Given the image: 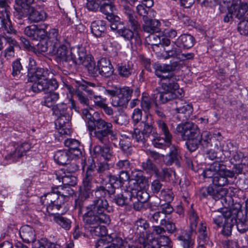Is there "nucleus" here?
I'll return each mask as SVG.
<instances>
[{"instance_id": "28", "label": "nucleus", "mask_w": 248, "mask_h": 248, "mask_svg": "<svg viewBox=\"0 0 248 248\" xmlns=\"http://www.w3.org/2000/svg\"><path fill=\"white\" fill-rule=\"evenodd\" d=\"M73 155L67 150L57 151L54 154L55 161L60 165H65L68 163L70 160L74 159Z\"/></svg>"}, {"instance_id": "29", "label": "nucleus", "mask_w": 248, "mask_h": 248, "mask_svg": "<svg viewBox=\"0 0 248 248\" xmlns=\"http://www.w3.org/2000/svg\"><path fill=\"white\" fill-rule=\"evenodd\" d=\"M180 158L181 156L178 149L176 147L172 146L170 149L169 154L164 158V161L168 165L175 163L179 166Z\"/></svg>"}, {"instance_id": "58", "label": "nucleus", "mask_w": 248, "mask_h": 248, "mask_svg": "<svg viewBox=\"0 0 248 248\" xmlns=\"http://www.w3.org/2000/svg\"><path fill=\"white\" fill-rule=\"evenodd\" d=\"M165 223L166 229L169 232L172 233L176 230V227L174 223L170 221L166 222L164 219H162L160 221V224L164 225Z\"/></svg>"}, {"instance_id": "52", "label": "nucleus", "mask_w": 248, "mask_h": 248, "mask_svg": "<svg viewBox=\"0 0 248 248\" xmlns=\"http://www.w3.org/2000/svg\"><path fill=\"white\" fill-rule=\"evenodd\" d=\"M116 168L122 170H128L131 169V164L127 160H122L117 163Z\"/></svg>"}, {"instance_id": "18", "label": "nucleus", "mask_w": 248, "mask_h": 248, "mask_svg": "<svg viewBox=\"0 0 248 248\" xmlns=\"http://www.w3.org/2000/svg\"><path fill=\"white\" fill-rule=\"evenodd\" d=\"M128 170H122L119 173V179L114 176H111L109 178V183L106 185L104 187H100L95 192V195L96 197H104L107 193L109 194H113L115 191V189L121 186L124 181H126L129 179L127 173Z\"/></svg>"}, {"instance_id": "62", "label": "nucleus", "mask_w": 248, "mask_h": 248, "mask_svg": "<svg viewBox=\"0 0 248 248\" xmlns=\"http://www.w3.org/2000/svg\"><path fill=\"white\" fill-rule=\"evenodd\" d=\"M161 214H170L173 211V208L168 203L163 204L161 206Z\"/></svg>"}, {"instance_id": "38", "label": "nucleus", "mask_w": 248, "mask_h": 248, "mask_svg": "<svg viewBox=\"0 0 248 248\" xmlns=\"http://www.w3.org/2000/svg\"><path fill=\"white\" fill-rule=\"evenodd\" d=\"M33 248H60V246L48 241L47 239H43L41 242H34Z\"/></svg>"}, {"instance_id": "64", "label": "nucleus", "mask_w": 248, "mask_h": 248, "mask_svg": "<svg viewBox=\"0 0 248 248\" xmlns=\"http://www.w3.org/2000/svg\"><path fill=\"white\" fill-rule=\"evenodd\" d=\"M75 94L78 97V99L81 103L87 105H88L89 100L88 98L83 94L82 93L79 92V91H76Z\"/></svg>"}, {"instance_id": "56", "label": "nucleus", "mask_w": 248, "mask_h": 248, "mask_svg": "<svg viewBox=\"0 0 248 248\" xmlns=\"http://www.w3.org/2000/svg\"><path fill=\"white\" fill-rule=\"evenodd\" d=\"M180 238L182 241L181 244L184 248H190L194 244L193 240L189 235H187L186 238L181 236Z\"/></svg>"}, {"instance_id": "46", "label": "nucleus", "mask_w": 248, "mask_h": 248, "mask_svg": "<svg viewBox=\"0 0 248 248\" xmlns=\"http://www.w3.org/2000/svg\"><path fill=\"white\" fill-rule=\"evenodd\" d=\"M101 0H87L86 7L90 11H96L101 5Z\"/></svg>"}, {"instance_id": "19", "label": "nucleus", "mask_w": 248, "mask_h": 248, "mask_svg": "<svg viewBox=\"0 0 248 248\" xmlns=\"http://www.w3.org/2000/svg\"><path fill=\"white\" fill-rule=\"evenodd\" d=\"M158 128L162 131L165 138L157 137L152 140L154 146L158 148H163L169 147L171 143V135L169 132L168 126L162 120H158L157 122Z\"/></svg>"}, {"instance_id": "32", "label": "nucleus", "mask_w": 248, "mask_h": 248, "mask_svg": "<svg viewBox=\"0 0 248 248\" xmlns=\"http://www.w3.org/2000/svg\"><path fill=\"white\" fill-rule=\"evenodd\" d=\"M46 46L42 49V51H47L50 45L53 46V45H58L60 43L58 30L52 29L49 31L46 36Z\"/></svg>"}, {"instance_id": "31", "label": "nucleus", "mask_w": 248, "mask_h": 248, "mask_svg": "<svg viewBox=\"0 0 248 248\" xmlns=\"http://www.w3.org/2000/svg\"><path fill=\"white\" fill-rule=\"evenodd\" d=\"M64 144L69 148L67 151L73 155L74 158L81 154L79 148L80 144L78 140L73 139H67L65 140Z\"/></svg>"}, {"instance_id": "34", "label": "nucleus", "mask_w": 248, "mask_h": 248, "mask_svg": "<svg viewBox=\"0 0 248 248\" xmlns=\"http://www.w3.org/2000/svg\"><path fill=\"white\" fill-rule=\"evenodd\" d=\"M130 200H132V197L129 188L122 193L116 195L114 199V202L119 206L128 204Z\"/></svg>"}, {"instance_id": "11", "label": "nucleus", "mask_w": 248, "mask_h": 248, "mask_svg": "<svg viewBox=\"0 0 248 248\" xmlns=\"http://www.w3.org/2000/svg\"><path fill=\"white\" fill-rule=\"evenodd\" d=\"M149 224L146 220L140 218L137 220L134 224L136 233L139 235V242H131V245L136 244L135 248H159V245L156 240L153 239L152 234L148 233L147 230Z\"/></svg>"}, {"instance_id": "22", "label": "nucleus", "mask_w": 248, "mask_h": 248, "mask_svg": "<svg viewBox=\"0 0 248 248\" xmlns=\"http://www.w3.org/2000/svg\"><path fill=\"white\" fill-rule=\"evenodd\" d=\"M92 163L90 167L87 168V174L85 178L83 180V185L80 187L79 198L81 200L83 198H87L90 197L92 193L91 189L92 186L90 182V173L95 168V164L93 160H91Z\"/></svg>"}, {"instance_id": "33", "label": "nucleus", "mask_w": 248, "mask_h": 248, "mask_svg": "<svg viewBox=\"0 0 248 248\" xmlns=\"http://www.w3.org/2000/svg\"><path fill=\"white\" fill-rule=\"evenodd\" d=\"M106 29V23L104 21L98 20L94 21L91 23V32L96 37H101Z\"/></svg>"}, {"instance_id": "54", "label": "nucleus", "mask_w": 248, "mask_h": 248, "mask_svg": "<svg viewBox=\"0 0 248 248\" xmlns=\"http://www.w3.org/2000/svg\"><path fill=\"white\" fill-rule=\"evenodd\" d=\"M157 242L159 245V248H160V246L168 247L169 248H171L172 246L171 242L169 238L165 235L161 236V237L157 239Z\"/></svg>"}, {"instance_id": "55", "label": "nucleus", "mask_w": 248, "mask_h": 248, "mask_svg": "<svg viewBox=\"0 0 248 248\" xmlns=\"http://www.w3.org/2000/svg\"><path fill=\"white\" fill-rule=\"evenodd\" d=\"M12 67V75L14 77L18 76L20 74L21 70L22 69L21 63L18 60H16L13 62Z\"/></svg>"}, {"instance_id": "49", "label": "nucleus", "mask_w": 248, "mask_h": 248, "mask_svg": "<svg viewBox=\"0 0 248 248\" xmlns=\"http://www.w3.org/2000/svg\"><path fill=\"white\" fill-rule=\"evenodd\" d=\"M236 227L238 231L241 233L245 232L248 230V221L245 219H241L237 221L236 220Z\"/></svg>"}, {"instance_id": "9", "label": "nucleus", "mask_w": 248, "mask_h": 248, "mask_svg": "<svg viewBox=\"0 0 248 248\" xmlns=\"http://www.w3.org/2000/svg\"><path fill=\"white\" fill-rule=\"evenodd\" d=\"M127 17L133 31L124 27L122 28L123 24L120 20L118 22L111 23L110 28L113 31L117 30V32L120 36L125 40L130 42L131 46H140L141 43V40L137 31L139 24L134 18L133 12L129 10L127 13Z\"/></svg>"}, {"instance_id": "51", "label": "nucleus", "mask_w": 248, "mask_h": 248, "mask_svg": "<svg viewBox=\"0 0 248 248\" xmlns=\"http://www.w3.org/2000/svg\"><path fill=\"white\" fill-rule=\"evenodd\" d=\"M198 217L193 210H191L189 214V222L192 231L195 230L198 223Z\"/></svg>"}, {"instance_id": "1", "label": "nucleus", "mask_w": 248, "mask_h": 248, "mask_svg": "<svg viewBox=\"0 0 248 248\" xmlns=\"http://www.w3.org/2000/svg\"><path fill=\"white\" fill-rule=\"evenodd\" d=\"M28 68V82L30 89L34 93L41 91L48 92L44 98L43 104L48 108L53 106L59 98L58 93L53 92L58 87V83L55 79L47 80L48 71L41 68H36L33 65L35 62L31 59H29Z\"/></svg>"}, {"instance_id": "4", "label": "nucleus", "mask_w": 248, "mask_h": 248, "mask_svg": "<svg viewBox=\"0 0 248 248\" xmlns=\"http://www.w3.org/2000/svg\"><path fill=\"white\" fill-rule=\"evenodd\" d=\"M176 131L184 140H187L186 144L190 152L195 151L200 144L203 148L212 146L210 133L205 131L200 134L198 127L192 123L179 124L176 127Z\"/></svg>"}, {"instance_id": "5", "label": "nucleus", "mask_w": 248, "mask_h": 248, "mask_svg": "<svg viewBox=\"0 0 248 248\" xmlns=\"http://www.w3.org/2000/svg\"><path fill=\"white\" fill-rule=\"evenodd\" d=\"M92 111L93 109L88 107L83 109L82 115L90 134L92 135L93 133L94 136L102 142L106 141L108 136L112 140L116 139L117 136L112 130V124L102 119L93 121Z\"/></svg>"}, {"instance_id": "16", "label": "nucleus", "mask_w": 248, "mask_h": 248, "mask_svg": "<svg viewBox=\"0 0 248 248\" xmlns=\"http://www.w3.org/2000/svg\"><path fill=\"white\" fill-rule=\"evenodd\" d=\"M81 64L86 66L88 71L93 74H95L98 72L102 76L108 77L113 72V69L110 61L106 58H102L99 60L96 67L92 57L86 54L85 61Z\"/></svg>"}, {"instance_id": "10", "label": "nucleus", "mask_w": 248, "mask_h": 248, "mask_svg": "<svg viewBox=\"0 0 248 248\" xmlns=\"http://www.w3.org/2000/svg\"><path fill=\"white\" fill-rule=\"evenodd\" d=\"M129 182V189L132 196H136L141 202L147 201L149 195L147 192L149 186L147 179L143 176L141 170H135L131 172Z\"/></svg>"}, {"instance_id": "37", "label": "nucleus", "mask_w": 248, "mask_h": 248, "mask_svg": "<svg viewBox=\"0 0 248 248\" xmlns=\"http://www.w3.org/2000/svg\"><path fill=\"white\" fill-rule=\"evenodd\" d=\"M133 63L132 62H124L118 67L119 75L123 77H128L132 72Z\"/></svg>"}, {"instance_id": "59", "label": "nucleus", "mask_w": 248, "mask_h": 248, "mask_svg": "<svg viewBox=\"0 0 248 248\" xmlns=\"http://www.w3.org/2000/svg\"><path fill=\"white\" fill-rule=\"evenodd\" d=\"M137 13L141 16L143 17V19L144 17H148V15L147 9L142 4H140L137 6Z\"/></svg>"}, {"instance_id": "43", "label": "nucleus", "mask_w": 248, "mask_h": 248, "mask_svg": "<svg viewBox=\"0 0 248 248\" xmlns=\"http://www.w3.org/2000/svg\"><path fill=\"white\" fill-rule=\"evenodd\" d=\"M165 232V230L162 227L159 226H155L153 227L152 231H148V233L152 234L153 239L156 240L158 239L161 236H163L162 234Z\"/></svg>"}, {"instance_id": "48", "label": "nucleus", "mask_w": 248, "mask_h": 248, "mask_svg": "<svg viewBox=\"0 0 248 248\" xmlns=\"http://www.w3.org/2000/svg\"><path fill=\"white\" fill-rule=\"evenodd\" d=\"M199 234L198 241H202L204 242L208 241V237L206 233V227L203 223H201L199 229Z\"/></svg>"}, {"instance_id": "39", "label": "nucleus", "mask_w": 248, "mask_h": 248, "mask_svg": "<svg viewBox=\"0 0 248 248\" xmlns=\"http://www.w3.org/2000/svg\"><path fill=\"white\" fill-rule=\"evenodd\" d=\"M16 42L15 40H11L10 45L3 51V56L7 60H9L15 57V50L14 46H16Z\"/></svg>"}, {"instance_id": "61", "label": "nucleus", "mask_w": 248, "mask_h": 248, "mask_svg": "<svg viewBox=\"0 0 248 248\" xmlns=\"http://www.w3.org/2000/svg\"><path fill=\"white\" fill-rule=\"evenodd\" d=\"M141 111L139 108H135L132 114V119L135 123H138L141 119Z\"/></svg>"}, {"instance_id": "14", "label": "nucleus", "mask_w": 248, "mask_h": 248, "mask_svg": "<svg viewBox=\"0 0 248 248\" xmlns=\"http://www.w3.org/2000/svg\"><path fill=\"white\" fill-rule=\"evenodd\" d=\"M34 0H15L14 8L18 13L20 16L24 14H29V19L32 22H38L44 20L46 14L43 11H38L35 10L30 5Z\"/></svg>"}, {"instance_id": "35", "label": "nucleus", "mask_w": 248, "mask_h": 248, "mask_svg": "<svg viewBox=\"0 0 248 248\" xmlns=\"http://www.w3.org/2000/svg\"><path fill=\"white\" fill-rule=\"evenodd\" d=\"M113 242L109 245H107L106 248H135L136 243L135 245H131V241H123L120 238H116L112 241Z\"/></svg>"}, {"instance_id": "20", "label": "nucleus", "mask_w": 248, "mask_h": 248, "mask_svg": "<svg viewBox=\"0 0 248 248\" xmlns=\"http://www.w3.org/2000/svg\"><path fill=\"white\" fill-rule=\"evenodd\" d=\"M100 11L107 16V18L111 23L120 20V17L114 15L116 8L113 0H101Z\"/></svg>"}, {"instance_id": "8", "label": "nucleus", "mask_w": 248, "mask_h": 248, "mask_svg": "<svg viewBox=\"0 0 248 248\" xmlns=\"http://www.w3.org/2000/svg\"><path fill=\"white\" fill-rule=\"evenodd\" d=\"M87 212L83 216L84 222L92 223L96 219H100L105 224L108 225L110 222L109 217L104 214V211L107 210L110 213L113 209L108 206L106 199L101 198L95 200L92 204L87 207Z\"/></svg>"}, {"instance_id": "53", "label": "nucleus", "mask_w": 248, "mask_h": 248, "mask_svg": "<svg viewBox=\"0 0 248 248\" xmlns=\"http://www.w3.org/2000/svg\"><path fill=\"white\" fill-rule=\"evenodd\" d=\"M119 141V145L121 148L124 152H126L131 146L130 139L127 137H123Z\"/></svg>"}, {"instance_id": "6", "label": "nucleus", "mask_w": 248, "mask_h": 248, "mask_svg": "<svg viewBox=\"0 0 248 248\" xmlns=\"http://www.w3.org/2000/svg\"><path fill=\"white\" fill-rule=\"evenodd\" d=\"M60 189H62L61 186L53 189L52 192L45 194L40 198V202L46 207V212L42 215L46 220H51L50 217L52 213H50V211L53 209L59 210L69 198V196L73 193V190L69 187L63 189L62 192L58 190Z\"/></svg>"}, {"instance_id": "36", "label": "nucleus", "mask_w": 248, "mask_h": 248, "mask_svg": "<svg viewBox=\"0 0 248 248\" xmlns=\"http://www.w3.org/2000/svg\"><path fill=\"white\" fill-rule=\"evenodd\" d=\"M54 221L59 225L66 230L71 228V222L70 219L60 216L58 214H52Z\"/></svg>"}, {"instance_id": "30", "label": "nucleus", "mask_w": 248, "mask_h": 248, "mask_svg": "<svg viewBox=\"0 0 248 248\" xmlns=\"http://www.w3.org/2000/svg\"><path fill=\"white\" fill-rule=\"evenodd\" d=\"M63 170H61L56 174V178L59 181L62 182L64 185L69 186H74L76 185L77 179V178L72 174H65L63 175Z\"/></svg>"}, {"instance_id": "17", "label": "nucleus", "mask_w": 248, "mask_h": 248, "mask_svg": "<svg viewBox=\"0 0 248 248\" xmlns=\"http://www.w3.org/2000/svg\"><path fill=\"white\" fill-rule=\"evenodd\" d=\"M106 95L112 96L111 104L114 107H124L130 99L132 91L128 87L116 89V90H105Z\"/></svg>"}, {"instance_id": "25", "label": "nucleus", "mask_w": 248, "mask_h": 248, "mask_svg": "<svg viewBox=\"0 0 248 248\" xmlns=\"http://www.w3.org/2000/svg\"><path fill=\"white\" fill-rule=\"evenodd\" d=\"M9 153V157L19 158L26 154L31 148V144L28 142L13 144Z\"/></svg>"}, {"instance_id": "60", "label": "nucleus", "mask_w": 248, "mask_h": 248, "mask_svg": "<svg viewBox=\"0 0 248 248\" xmlns=\"http://www.w3.org/2000/svg\"><path fill=\"white\" fill-rule=\"evenodd\" d=\"M93 101L95 105L101 108L106 104V99L102 98L100 95H94Z\"/></svg>"}, {"instance_id": "15", "label": "nucleus", "mask_w": 248, "mask_h": 248, "mask_svg": "<svg viewBox=\"0 0 248 248\" xmlns=\"http://www.w3.org/2000/svg\"><path fill=\"white\" fill-rule=\"evenodd\" d=\"M213 219L218 227H222V233L224 235L229 236L231 234L236 218L230 210L224 209L222 212H215L213 215Z\"/></svg>"}, {"instance_id": "45", "label": "nucleus", "mask_w": 248, "mask_h": 248, "mask_svg": "<svg viewBox=\"0 0 248 248\" xmlns=\"http://www.w3.org/2000/svg\"><path fill=\"white\" fill-rule=\"evenodd\" d=\"M112 238L107 235L99 239L95 244L96 248H106L108 243L112 242Z\"/></svg>"}, {"instance_id": "42", "label": "nucleus", "mask_w": 248, "mask_h": 248, "mask_svg": "<svg viewBox=\"0 0 248 248\" xmlns=\"http://www.w3.org/2000/svg\"><path fill=\"white\" fill-rule=\"evenodd\" d=\"M151 21H152V26L151 27L148 26V25H146L145 27V31L150 33H153L154 32H158L160 31L159 26H160V22L158 20L156 19L152 20L151 19Z\"/></svg>"}, {"instance_id": "13", "label": "nucleus", "mask_w": 248, "mask_h": 248, "mask_svg": "<svg viewBox=\"0 0 248 248\" xmlns=\"http://www.w3.org/2000/svg\"><path fill=\"white\" fill-rule=\"evenodd\" d=\"M53 114L58 116L55 125L58 133L62 136L71 133L70 115L66 112L67 106L64 103L57 104L53 107Z\"/></svg>"}, {"instance_id": "47", "label": "nucleus", "mask_w": 248, "mask_h": 248, "mask_svg": "<svg viewBox=\"0 0 248 248\" xmlns=\"http://www.w3.org/2000/svg\"><path fill=\"white\" fill-rule=\"evenodd\" d=\"M36 29H37V26L35 25H32L27 27L25 29L24 32L26 35L31 39L35 40L37 37L36 34Z\"/></svg>"}, {"instance_id": "2", "label": "nucleus", "mask_w": 248, "mask_h": 248, "mask_svg": "<svg viewBox=\"0 0 248 248\" xmlns=\"http://www.w3.org/2000/svg\"><path fill=\"white\" fill-rule=\"evenodd\" d=\"M202 175L204 177L212 178L213 185L202 188L200 195L204 198L209 195L217 200L228 193V190L222 186L229 184L228 179L234 177V172L226 169L223 164L215 162L203 171Z\"/></svg>"}, {"instance_id": "12", "label": "nucleus", "mask_w": 248, "mask_h": 248, "mask_svg": "<svg viewBox=\"0 0 248 248\" xmlns=\"http://www.w3.org/2000/svg\"><path fill=\"white\" fill-rule=\"evenodd\" d=\"M194 44V39L190 34H184L180 35L175 42V46H173L172 49L166 50L163 54L164 59L173 58L180 61L192 57V55L187 54L185 55L181 53L182 48H189Z\"/></svg>"}, {"instance_id": "27", "label": "nucleus", "mask_w": 248, "mask_h": 248, "mask_svg": "<svg viewBox=\"0 0 248 248\" xmlns=\"http://www.w3.org/2000/svg\"><path fill=\"white\" fill-rule=\"evenodd\" d=\"M89 225L88 229L93 236L103 237L107 236V230L104 225H100L99 223H104L100 219H96L92 223L85 222Z\"/></svg>"}, {"instance_id": "57", "label": "nucleus", "mask_w": 248, "mask_h": 248, "mask_svg": "<svg viewBox=\"0 0 248 248\" xmlns=\"http://www.w3.org/2000/svg\"><path fill=\"white\" fill-rule=\"evenodd\" d=\"M141 107L145 113H147L149 111L151 107V103L148 97L143 96L142 101L141 102Z\"/></svg>"}, {"instance_id": "50", "label": "nucleus", "mask_w": 248, "mask_h": 248, "mask_svg": "<svg viewBox=\"0 0 248 248\" xmlns=\"http://www.w3.org/2000/svg\"><path fill=\"white\" fill-rule=\"evenodd\" d=\"M132 137L138 142H143L147 137L143 131L141 132L140 130L138 128H135L134 129V132L132 134Z\"/></svg>"}, {"instance_id": "3", "label": "nucleus", "mask_w": 248, "mask_h": 248, "mask_svg": "<svg viewBox=\"0 0 248 248\" xmlns=\"http://www.w3.org/2000/svg\"><path fill=\"white\" fill-rule=\"evenodd\" d=\"M178 62V61H174L171 65H155V74L161 78L160 84L162 86V91H160L156 94V98L159 97V101L162 103L175 98H181L184 94L183 90L179 88L178 84L170 77L169 74L167 75L168 72L179 68Z\"/></svg>"}, {"instance_id": "44", "label": "nucleus", "mask_w": 248, "mask_h": 248, "mask_svg": "<svg viewBox=\"0 0 248 248\" xmlns=\"http://www.w3.org/2000/svg\"><path fill=\"white\" fill-rule=\"evenodd\" d=\"M142 167L147 172L155 173L156 175L158 174L157 169L150 160H147L146 162H143Z\"/></svg>"}, {"instance_id": "21", "label": "nucleus", "mask_w": 248, "mask_h": 248, "mask_svg": "<svg viewBox=\"0 0 248 248\" xmlns=\"http://www.w3.org/2000/svg\"><path fill=\"white\" fill-rule=\"evenodd\" d=\"M8 0H0V28H4L8 32L12 31L11 23L9 18L10 8L8 4Z\"/></svg>"}, {"instance_id": "24", "label": "nucleus", "mask_w": 248, "mask_h": 248, "mask_svg": "<svg viewBox=\"0 0 248 248\" xmlns=\"http://www.w3.org/2000/svg\"><path fill=\"white\" fill-rule=\"evenodd\" d=\"M232 11L233 16L238 19L245 18L246 13H248V4L246 2H242L241 0H232L230 12Z\"/></svg>"}, {"instance_id": "26", "label": "nucleus", "mask_w": 248, "mask_h": 248, "mask_svg": "<svg viewBox=\"0 0 248 248\" xmlns=\"http://www.w3.org/2000/svg\"><path fill=\"white\" fill-rule=\"evenodd\" d=\"M19 234L22 239L27 243H32V247L35 242H41L43 239L46 238H42L40 240H36V234L34 229L29 225H24L20 228Z\"/></svg>"}, {"instance_id": "63", "label": "nucleus", "mask_w": 248, "mask_h": 248, "mask_svg": "<svg viewBox=\"0 0 248 248\" xmlns=\"http://www.w3.org/2000/svg\"><path fill=\"white\" fill-rule=\"evenodd\" d=\"M101 155L105 160H108L112 157V152L109 148L105 147L102 149Z\"/></svg>"}, {"instance_id": "41", "label": "nucleus", "mask_w": 248, "mask_h": 248, "mask_svg": "<svg viewBox=\"0 0 248 248\" xmlns=\"http://www.w3.org/2000/svg\"><path fill=\"white\" fill-rule=\"evenodd\" d=\"M146 117L147 118L146 122H142L141 123L144 125L143 132L148 137L152 131L153 120L151 115L150 114H147Z\"/></svg>"}, {"instance_id": "40", "label": "nucleus", "mask_w": 248, "mask_h": 248, "mask_svg": "<svg viewBox=\"0 0 248 248\" xmlns=\"http://www.w3.org/2000/svg\"><path fill=\"white\" fill-rule=\"evenodd\" d=\"M176 110L179 113L185 114V117L186 119L192 112L193 108L191 104L184 103L182 106L177 108Z\"/></svg>"}, {"instance_id": "23", "label": "nucleus", "mask_w": 248, "mask_h": 248, "mask_svg": "<svg viewBox=\"0 0 248 248\" xmlns=\"http://www.w3.org/2000/svg\"><path fill=\"white\" fill-rule=\"evenodd\" d=\"M102 45L103 49L113 56L117 55L121 49V45L109 35L104 36Z\"/></svg>"}, {"instance_id": "7", "label": "nucleus", "mask_w": 248, "mask_h": 248, "mask_svg": "<svg viewBox=\"0 0 248 248\" xmlns=\"http://www.w3.org/2000/svg\"><path fill=\"white\" fill-rule=\"evenodd\" d=\"M47 51L55 56L58 61H72L74 63L80 64L84 63L86 56V49L81 45H78L67 50V47L59 43L58 45L49 46Z\"/></svg>"}]
</instances>
